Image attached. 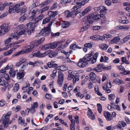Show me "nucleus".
Returning <instances> with one entry per match:
<instances>
[{
    "instance_id": "nucleus-1",
    "label": "nucleus",
    "mask_w": 130,
    "mask_h": 130,
    "mask_svg": "<svg viewBox=\"0 0 130 130\" xmlns=\"http://www.w3.org/2000/svg\"><path fill=\"white\" fill-rule=\"evenodd\" d=\"M52 23L48 24V26L42 28L40 32L37 34L36 37H39L41 35L43 36H46L50 35V32L51 31V27L52 25Z\"/></svg>"
},
{
    "instance_id": "nucleus-2",
    "label": "nucleus",
    "mask_w": 130,
    "mask_h": 130,
    "mask_svg": "<svg viewBox=\"0 0 130 130\" xmlns=\"http://www.w3.org/2000/svg\"><path fill=\"white\" fill-rule=\"evenodd\" d=\"M11 115L10 113L9 114H5L2 117L3 126L5 128H6L9 125V116Z\"/></svg>"
},
{
    "instance_id": "nucleus-3",
    "label": "nucleus",
    "mask_w": 130,
    "mask_h": 130,
    "mask_svg": "<svg viewBox=\"0 0 130 130\" xmlns=\"http://www.w3.org/2000/svg\"><path fill=\"white\" fill-rule=\"evenodd\" d=\"M90 77L91 80L93 81L94 83L98 82L100 84V83L101 80L100 78L96 77L95 74L93 72H91L90 75Z\"/></svg>"
},
{
    "instance_id": "nucleus-4",
    "label": "nucleus",
    "mask_w": 130,
    "mask_h": 130,
    "mask_svg": "<svg viewBox=\"0 0 130 130\" xmlns=\"http://www.w3.org/2000/svg\"><path fill=\"white\" fill-rule=\"evenodd\" d=\"M38 106V103L37 102H34L33 104H31V105L30 110L29 108H27L26 109L25 111L26 113H27V115H28L30 110V112L33 113L35 111V108L37 107Z\"/></svg>"
},
{
    "instance_id": "nucleus-5",
    "label": "nucleus",
    "mask_w": 130,
    "mask_h": 130,
    "mask_svg": "<svg viewBox=\"0 0 130 130\" xmlns=\"http://www.w3.org/2000/svg\"><path fill=\"white\" fill-rule=\"evenodd\" d=\"M83 59V58L80 59L77 63L78 66L80 68L85 67L88 64V63L85 60Z\"/></svg>"
},
{
    "instance_id": "nucleus-6",
    "label": "nucleus",
    "mask_w": 130,
    "mask_h": 130,
    "mask_svg": "<svg viewBox=\"0 0 130 130\" xmlns=\"http://www.w3.org/2000/svg\"><path fill=\"white\" fill-rule=\"evenodd\" d=\"M37 25L38 24L36 23L34 24L31 22H29L26 25V27L27 28V29H30L33 31L35 30V27H36Z\"/></svg>"
},
{
    "instance_id": "nucleus-7",
    "label": "nucleus",
    "mask_w": 130,
    "mask_h": 130,
    "mask_svg": "<svg viewBox=\"0 0 130 130\" xmlns=\"http://www.w3.org/2000/svg\"><path fill=\"white\" fill-rule=\"evenodd\" d=\"M77 9L76 8V9L74 8V6L71 9V11L70 12L69 11L66 10L64 12V13L67 17H74V13L73 10H76Z\"/></svg>"
},
{
    "instance_id": "nucleus-8",
    "label": "nucleus",
    "mask_w": 130,
    "mask_h": 130,
    "mask_svg": "<svg viewBox=\"0 0 130 130\" xmlns=\"http://www.w3.org/2000/svg\"><path fill=\"white\" fill-rule=\"evenodd\" d=\"M0 27L3 32V34H5V32H7L9 29L8 25L5 24L1 25Z\"/></svg>"
},
{
    "instance_id": "nucleus-9",
    "label": "nucleus",
    "mask_w": 130,
    "mask_h": 130,
    "mask_svg": "<svg viewBox=\"0 0 130 130\" xmlns=\"http://www.w3.org/2000/svg\"><path fill=\"white\" fill-rule=\"evenodd\" d=\"M89 0H84L81 3L76 2L77 5L74 6V8L76 9H78L81 7L82 6L84 5L88 2Z\"/></svg>"
},
{
    "instance_id": "nucleus-10",
    "label": "nucleus",
    "mask_w": 130,
    "mask_h": 130,
    "mask_svg": "<svg viewBox=\"0 0 130 130\" xmlns=\"http://www.w3.org/2000/svg\"><path fill=\"white\" fill-rule=\"evenodd\" d=\"M91 14V15L93 17V19L94 20H99L101 18V15L97 13L96 12H94Z\"/></svg>"
},
{
    "instance_id": "nucleus-11",
    "label": "nucleus",
    "mask_w": 130,
    "mask_h": 130,
    "mask_svg": "<svg viewBox=\"0 0 130 130\" xmlns=\"http://www.w3.org/2000/svg\"><path fill=\"white\" fill-rule=\"evenodd\" d=\"M36 44H37V43H31L29 46H28L27 49H24L26 53L31 51L32 49L35 46H37V45Z\"/></svg>"
},
{
    "instance_id": "nucleus-12",
    "label": "nucleus",
    "mask_w": 130,
    "mask_h": 130,
    "mask_svg": "<svg viewBox=\"0 0 130 130\" xmlns=\"http://www.w3.org/2000/svg\"><path fill=\"white\" fill-rule=\"evenodd\" d=\"M104 115L106 119V120L108 121H110L112 119L111 115L108 112H104Z\"/></svg>"
},
{
    "instance_id": "nucleus-13",
    "label": "nucleus",
    "mask_w": 130,
    "mask_h": 130,
    "mask_svg": "<svg viewBox=\"0 0 130 130\" xmlns=\"http://www.w3.org/2000/svg\"><path fill=\"white\" fill-rule=\"evenodd\" d=\"M63 42L62 41H58L55 43L54 42L50 43H49L51 48L54 49L56 48L58 46V44L60 43H62Z\"/></svg>"
},
{
    "instance_id": "nucleus-14",
    "label": "nucleus",
    "mask_w": 130,
    "mask_h": 130,
    "mask_svg": "<svg viewBox=\"0 0 130 130\" xmlns=\"http://www.w3.org/2000/svg\"><path fill=\"white\" fill-rule=\"evenodd\" d=\"M7 6L9 7V12L10 13L12 12H14L15 11V9H14V6L12 4H11V3H10L9 4L7 3Z\"/></svg>"
},
{
    "instance_id": "nucleus-15",
    "label": "nucleus",
    "mask_w": 130,
    "mask_h": 130,
    "mask_svg": "<svg viewBox=\"0 0 130 130\" xmlns=\"http://www.w3.org/2000/svg\"><path fill=\"white\" fill-rule=\"evenodd\" d=\"M91 15V14L85 17L84 19V20L87 21L90 24H92L94 20L93 19V17H92Z\"/></svg>"
},
{
    "instance_id": "nucleus-16",
    "label": "nucleus",
    "mask_w": 130,
    "mask_h": 130,
    "mask_svg": "<svg viewBox=\"0 0 130 130\" xmlns=\"http://www.w3.org/2000/svg\"><path fill=\"white\" fill-rule=\"evenodd\" d=\"M89 110L87 112V115L91 119L94 120L95 119V117L91 109L88 108Z\"/></svg>"
},
{
    "instance_id": "nucleus-17",
    "label": "nucleus",
    "mask_w": 130,
    "mask_h": 130,
    "mask_svg": "<svg viewBox=\"0 0 130 130\" xmlns=\"http://www.w3.org/2000/svg\"><path fill=\"white\" fill-rule=\"evenodd\" d=\"M24 53H26V52H25V50L24 49L21 51L20 52L14 53L12 55V57H17Z\"/></svg>"
},
{
    "instance_id": "nucleus-18",
    "label": "nucleus",
    "mask_w": 130,
    "mask_h": 130,
    "mask_svg": "<svg viewBox=\"0 0 130 130\" xmlns=\"http://www.w3.org/2000/svg\"><path fill=\"white\" fill-rule=\"evenodd\" d=\"M24 2H22L19 3L18 4L15 5L14 7V9L15 8V11L17 13H18L20 12V10L19 9V8L20 6L24 5Z\"/></svg>"
},
{
    "instance_id": "nucleus-19",
    "label": "nucleus",
    "mask_w": 130,
    "mask_h": 130,
    "mask_svg": "<svg viewBox=\"0 0 130 130\" xmlns=\"http://www.w3.org/2000/svg\"><path fill=\"white\" fill-rule=\"evenodd\" d=\"M93 58L91 54H88L86 55L84 58L83 59L85 60L87 63L90 61Z\"/></svg>"
},
{
    "instance_id": "nucleus-20",
    "label": "nucleus",
    "mask_w": 130,
    "mask_h": 130,
    "mask_svg": "<svg viewBox=\"0 0 130 130\" xmlns=\"http://www.w3.org/2000/svg\"><path fill=\"white\" fill-rule=\"evenodd\" d=\"M27 60L26 58L25 57H22L20 58L19 60V61L17 63L16 65L17 66H19L22 63L26 62Z\"/></svg>"
},
{
    "instance_id": "nucleus-21",
    "label": "nucleus",
    "mask_w": 130,
    "mask_h": 130,
    "mask_svg": "<svg viewBox=\"0 0 130 130\" xmlns=\"http://www.w3.org/2000/svg\"><path fill=\"white\" fill-rule=\"evenodd\" d=\"M25 26L23 24L17 26L15 28V31L18 32L20 31L24 28Z\"/></svg>"
},
{
    "instance_id": "nucleus-22",
    "label": "nucleus",
    "mask_w": 130,
    "mask_h": 130,
    "mask_svg": "<svg viewBox=\"0 0 130 130\" xmlns=\"http://www.w3.org/2000/svg\"><path fill=\"white\" fill-rule=\"evenodd\" d=\"M20 36L19 33L15 31L14 34H12V35L11 36V37H12V39L14 38L17 40L19 38Z\"/></svg>"
},
{
    "instance_id": "nucleus-23",
    "label": "nucleus",
    "mask_w": 130,
    "mask_h": 130,
    "mask_svg": "<svg viewBox=\"0 0 130 130\" xmlns=\"http://www.w3.org/2000/svg\"><path fill=\"white\" fill-rule=\"evenodd\" d=\"M52 1V0H46L41 3L40 4V6L41 7H42L46 5L49 4Z\"/></svg>"
},
{
    "instance_id": "nucleus-24",
    "label": "nucleus",
    "mask_w": 130,
    "mask_h": 130,
    "mask_svg": "<svg viewBox=\"0 0 130 130\" xmlns=\"http://www.w3.org/2000/svg\"><path fill=\"white\" fill-rule=\"evenodd\" d=\"M99 47L103 50H106L108 47V45L105 44H99Z\"/></svg>"
},
{
    "instance_id": "nucleus-25",
    "label": "nucleus",
    "mask_w": 130,
    "mask_h": 130,
    "mask_svg": "<svg viewBox=\"0 0 130 130\" xmlns=\"http://www.w3.org/2000/svg\"><path fill=\"white\" fill-rule=\"evenodd\" d=\"M91 7L90 6L88 7L85 9L82 12V15H84L90 11L91 9Z\"/></svg>"
},
{
    "instance_id": "nucleus-26",
    "label": "nucleus",
    "mask_w": 130,
    "mask_h": 130,
    "mask_svg": "<svg viewBox=\"0 0 130 130\" xmlns=\"http://www.w3.org/2000/svg\"><path fill=\"white\" fill-rule=\"evenodd\" d=\"M13 65H12V66H11V65H10V69H11V70L10 71L9 73L10 76H11L14 77L15 76V71L13 70Z\"/></svg>"
},
{
    "instance_id": "nucleus-27",
    "label": "nucleus",
    "mask_w": 130,
    "mask_h": 130,
    "mask_svg": "<svg viewBox=\"0 0 130 130\" xmlns=\"http://www.w3.org/2000/svg\"><path fill=\"white\" fill-rule=\"evenodd\" d=\"M130 39V35L127 36L123 39L121 40V41L122 43H124Z\"/></svg>"
},
{
    "instance_id": "nucleus-28",
    "label": "nucleus",
    "mask_w": 130,
    "mask_h": 130,
    "mask_svg": "<svg viewBox=\"0 0 130 130\" xmlns=\"http://www.w3.org/2000/svg\"><path fill=\"white\" fill-rule=\"evenodd\" d=\"M70 23L67 21H64L62 23V26L64 28L69 27L70 25Z\"/></svg>"
},
{
    "instance_id": "nucleus-29",
    "label": "nucleus",
    "mask_w": 130,
    "mask_h": 130,
    "mask_svg": "<svg viewBox=\"0 0 130 130\" xmlns=\"http://www.w3.org/2000/svg\"><path fill=\"white\" fill-rule=\"evenodd\" d=\"M120 39L119 37H115L113 39L111 40V43H116L118 42L120 40Z\"/></svg>"
},
{
    "instance_id": "nucleus-30",
    "label": "nucleus",
    "mask_w": 130,
    "mask_h": 130,
    "mask_svg": "<svg viewBox=\"0 0 130 130\" xmlns=\"http://www.w3.org/2000/svg\"><path fill=\"white\" fill-rule=\"evenodd\" d=\"M50 51H48L45 52L44 53H42L40 52V57H43L48 55L50 53Z\"/></svg>"
},
{
    "instance_id": "nucleus-31",
    "label": "nucleus",
    "mask_w": 130,
    "mask_h": 130,
    "mask_svg": "<svg viewBox=\"0 0 130 130\" xmlns=\"http://www.w3.org/2000/svg\"><path fill=\"white\" fill-rule=\"evenodd\" d=\"M101 9L100 11L101 14L102 15H105L106 13L107 9L105 7L101 6Z\"/></svg>"
},
{
    "instance_id": "nucleus-32",
    "label": "nucleus",
    "mask_w": 130,
    "mask_h": 130,
    "mask_svg": "<svg viewBox=\"0 0 130 130\" xmlns=\"http://www.w3.org/2000/svg\"><path fill=\"white\" fill-rule=\"evenodd\" d=\"M58 53L55 52H51L50 51V53L48 54L49 57L51 58L54 57L57 55Z\"/></svg>"
},
{
    "instance_id": "nucleus-33",
    "label": "nucleus",
    "mask_w": 130,
    "mask_h": 130,
    "mask_svg": "<svg viewBox=\"0 0 130 130\" xmlns=\"http://www.w3.org/2000/svg\"><path fill=\"white\" fill-rule=\"evenodd\" d=\"M99 53H96L94 55L93 59L91 60V62L92 63H95L96 61V59L98 56Z\"/></svg>"
},
{
    "instance_id": "nucleus-34",
    "label": "nucleus",
    "mask_w": 130,
    "mask_h": 130,
    "mask_svg": "<svg viewBox=\"0 0 130 130\" xmlns=\"http://www.w3.org/2000/svg\"><path fill=\"white\" fill-rule=\"evenodd\" d=\"M24 75L23 72H19L17 73V77L18 79H20L23 77Z\"/></svg>"
},
{
    "instance_id": "nucleus-35",
    "label": "nucleus",
    "mask_w": 130,
    "mask_h": 130,
    "mask_svg": "<svg viewBox=\"0 0 130 130\" xmlns=\"http://www.w3.org/2000/svg\"><path fill=\"white\" fill-rule=\"evenodd\" d=\"M19 86L18 83H16L14 85V86L13 89V91L14 92H17L19 90Z\"/></svg>"
},
{
    "instance_id": "nucleus-36",
    "label": "nucleus",
    "mask_w": 130,
    "mask_h": 130,
    "mask_svg": "<svg viewBox=\"0 0 130 130\" xmlns=\"http://www.w3.org/2000/svg\"><path fill=\"white\" fill-rule=\"evenodd\" d=\"M40 51H36L34 52L32 55L34 57H40Z\"/></svg>"
},
{
    "instance_id": "nucleus-37",
    "label": "nucleus",
    "mask_w": 130,
    "mask_h": 130,
    "mask_svg": "<svg viewBox=\"0 0 130 130\" xmlns=\"http://www.w3.org/2000/svg\"><path fill=\"white\" fill-rule=\"evenodd\" d=\"M51 20L50 19V17H47L44 19H43L42 23L43 24H45L46 23H47L50 21V20Z\"/></svg>"
},
{
    "instance_id": "nucleus-38",
    "label": "nucleus",
    "mask_w": 130,
    "mask_h": 130,
    "mask_svg": "<svg viewBox=\"0 0 130 130\" xmlns=\"http://www.w3.org/2000/svg\"><path fill=\"white\" fill-rule=\"evenodd\" d=\"M48 15L49 16L48 17H50V19L52 20L55 18L54 16L53 11H50L48 13Z\"/></svg>"
},
{
    "instance_id": "nucleus-39",
    "label": "nucleus",
    "mask_w": 130,
    "mask_h": 130,
    "mask_svg": "<svg viewBox=\"0 0 130 130\" xmlns=\"http://www.w3.org/2000/svg\"><path fill=\"white\" fill-rule=\"evenodd\" d=\"M40 63V62L39 61H37L34 62H30L29 63V64L30 65H32L33 66H34L35 65H38V64H39Z\"/></svg>"
},
{
    "instance_id": "nucleus-40",
    "label": "nucleus",
    "mask_w": 130,
    "mask_h": 130,
    "mask_svg": "<svg viewBox=\"0 0 130 130\" xmlns=\"http://www.w3.org/2000/svg\"><path fill=\"white\" fill-rule=\"evenodd\" d=\"M58 73L59 74L58 79L63 80V75L62 72L60 71H59Z\"/></svg>"
},
{
    "instance_id": "nucleus-41",
    "label": "nucleus",
    "mask_w": 130,
    "mask_h": 130,
    "mask_svg": "<svg viewBox=\"0 0 130 130\" xmlns=\"http://www.w3.org/2000/svg\"><path fill=\"white\" fill-rule=\"evenodd\" d=\"M49 8V6H46L40 10V12L42 13H43L44 12L48 10Z\"/></svg>"
},
{
    "instance_id": "nucleus-42",
    "label": "nucleus",
    "mask_w": 130,
    "mask_h": 130,
    "mask_svg": "<svg viewBox=\"0 0 130 130\" xmlns=\"http://www.w3.org/2000/svg\"><path fill=\"white\" fill-rule=\"evenodd\" d=\"M50 45L49 44V43L46 44L44 45L42 47L43 50H45L49 49L51 48Z\"/></svg>"
},
{
    "instance_id": "nucleus-43",
    "label": "nucleus",
    "mask_w": 130,
    "mask_h": 130,
    "mask_svg": "<svg viewBox=\"0 0 130 130\" xmlns=\"http://www.w3.org/2000/svg\"><path fill=\"white\" fill-rule=\"evenodd\" d=\"M98 106V109L99 113H101L102 110V106L101 104L100 103L97 104Z\"/></svg>"
},
{
    "instance_id": "nucleus-44",
    "label": "nucleus",
    "mask_w": 130,
    "mask_h": 130,
    "mask_svg": "<svg viewBox=\"0 0 130 130\" xmlns=\"http://www.w3.org/2000/svg\"><path fill=\"white\" fill-rule=\"evenodd\" d=\"M25 122V120L22 119V117H19V119L18 120V122L19 124H23Z\"/></svg>"
},
{
    "instance_id": "nucleus-45",
    "label": "nucleus",
    "mask_w": 130,
    "mask_h": 130,
    "mask_svg": "<svg viewBox=\"0 0 130 130\" xmlns=\"http://www.w3.org/2000/svg\"><path fill=\"white\" fill-rule=\"evenodd\" d=\"M75 123L74 122H73L72 120H71V123L70 126V128L71 130H75L74 125Z\"/></svg>"
},
{
    "instance_id": "nucleus-46",
    "label": "nucleus",
    "mask_w": 130,
    "mask_h": 130,
    "mask_svg": "<svg viewBox=\"0 0 130 130\" xmlns=\"http://www.w3.org/2000/svg\"><path fill=\"white\" fill-rule=\"evenodd\" d=\"M45 40L44 38H43L40 39L37 42V45H38L42 43Z\"/></svg>"
},
{
    "instance_id": "nucleus-47",
    "label": "nucleus",
    "mask_w": 130,
    "mask_h": 130,
    "mask_svg": "<svg viewBox=\"0 0 130 130\" xmlns=\"http://www.w3.org/2000/svg\"><path fill=\"white\" fill-rule=\"evenodd\" d=\"M7 3H5L4 4L0 3V10H3L5 8L6 6H7Z\"/></svg>"
},
{
    "instance_id": "nucleus-48",
    "label": "nucleus",
    "mask_w": 130,
    "mask_h": 130,
    "mask_svg": "<svg viewBox=\"0 0 130 130\" xmlns=\"http://www.w3.org/2000/svg\"><path fill=\"white\" fill-rule=\"evenodd\" d=\"M99 36L98 35H95L90 37V39L93 40H98V38Z\"/></svg>"
},
{
    "instance_id": "nucleus-49",
    "label": "nucleus",
    "mask_w": 130,
    "mask_h": 130,
    "mask_svg": "<svg viewBox=\"0 0 130 130\" xmlns=\"http://www.w3.org/2000/svg\"><path fill=\"white\" fill-rule=\"evenodd\" d=\"M60 34V32H58L55 33H54L53 32L51 33V36L54 37H57Z\"/></svg>"
},
{
    "instance_id": "nucleus-50",
    "label": "nucleus",
    "mask_w": 130,
    "mask_h": 130,
    "mask_svg": "<svg viewBox=\"0 0 130 130\" xmlns=\"http://www.w3.org/2000/svg\"><path fill=\"white\" fill-rule=\"evenodd\" d=\"M25 28H24L23 29L20 30L19 32H18L19 33L20 36L22 35H24L25 34L26 32L25 30Z\"/></svg>"
},
{
    "instance_id": "nucleus-51",
    "label": "nucleus",
    "mask_w": 130,
    "mask_h": 130,
    "mask_svg": "<svg viewBox=\"0 0 130 130\" xmlns=\"http://www.w3.org/2000/svg\"><path fill=\"white\" fill-rule=\"evenodd\" d=\"M12 52V50L10 49L8 51L5 52L4 55L5 56H7L10 54Z\"/></svg>"
},
{
    "instance_id": "nucleus-52",
    "label": "nucleus",
    "mask_w": 130,
    "mask_h": 130,
    "mask_svg": "<svg viewBox=\"0 0 130 130\" xmlns=\"http://www.w3.org/2000/svg\"><path fill=\"white\" fill-rule=\"evenodd\" d=\"M58 6V4L57 2H55L51 6V8L52 10H53L56 8Z\"/></svg>"
},
{
    "instance_id": "nucleus-53",
    "label": "nucleus",
    "mask_w": 130,
    "mask_h": 130,
    "mask_svg": "<svg viewBox=\"0 0 130 130\" xmlns=\"http://www.w3.org/2000/svg\"><path fill=\"white\" fill-rule=\"evenodd\" d=\"M109 99L110 100H114L115 99V96L114 94H110L108 95Z\"/></svg>"
},
{
    "instance_id": "nucleus-54",
    "label": "nucleus",
    "mask_w": 130,
    "mask_h": 130,
    "mask_svg": "<svg viewBox=\"0 0 130 130\" xmlns=\"http://www.w3.org/2000/svg\"><path fill=\"white\" fill-rule=\"evenodd\" d=\"M121 61L123 62H125L126 64H129V62L125 58L123 57L121 58Z\"/></svg>"
},
{
    "instance_id": "nucleus-55",
    "label": "nucleus",
    "mask_w": 130,
    "mask_h": 130,
    "mask_svg": "<svg viewBox=\"0 0 130 130\" xmlns=\"http://www.w3.org/2000/svg\"><path fill=\"white\" fill-rule=\"evenodd\" d=\"M84 46L85 47H88L91 48L92 47V44L90 43H87L84 44Z\"/></svg>"
},
{
    "instance_id": "nucleus-56",
    "label": "nucleus",
    "mask_w": 130,
    "mask_h": 130,
    "mask_svg": "<svg viewBox=\"0 0 130 130\" xmlns=\"http://www.w3.org/2000/svg\"><path fill=\"white\" fill-rule=\"evenodd\" d=\"M119 123V125L123 127H124L126 125V123L125 122L122 121H120Z\"/></svg>"
},
{
    "instance_id": "nucleus-57",
    "label": "nucleus",
    "mask_w": 130,
    "mask_h": 130,
    "mask_svg": "<svg viewBox=\"0 0 130 130\" xmlns=\"http://www.w3.org/2000/svg\"><path fill=\"white\" fill-rule=\"evenodd\" d=\"M68 70V68L65 66H60V70L62 71H66Z\"/></svg>"
},
{
    "instance_id": "nucleus-58",
    "label": "nucleus",
    "mask_w": 130,
    "mask_h": 130,
    "mask_svg": "<svg viewBox=\"0 0 130 130\" xmlns=\"http://www.w3.org/2000/svg\"><path fill=\"white\" fill-rule=\"evenodd\" d=\"M45 98L48 99H51L52 97V95L50 94L46 93L45 96Z\"/></svg>"
},
{
    "instance_id": "nucleus-59",
    "label": "nucleus",
    "mask_w": 130,
    "mask_h": 130,
    "mask_svg": "<svg viewBox=\"0 0 130 130\" xmlns=\"http://www.w3.org/2000/svg\"><path fill=\"white\" fill-rule=\"evenodd\" d=\"M66 46V44H62L60 46H59L57 48L58 50H60L61 49H63L65 48Z\"/></svg>"
},
{
    "instance_id": "nucleus-60",
    "label": "nucleus",
    "mask_w": 130,
    "mask_h": 130,
    "mask_svg": "<svg viewBox=\"0 0 130 130\" xmlns=\"http://www.w3.org/2000/svg\"><path fill=\"white\" fill-rule=\"evenodd\" d=\"M27 11V8L26 7L24 6L22 9L21 10V12L22 13H23Z\"/></svg>"
},
{
    "instance_id": "nucleus-61",
    "label": "nucleus",
    "mask_w": 130,
    "mask_h": 130,
    "mask_svg": "<svg viewBox=\"0 0 130 130\" xmlns=\"http://www.w3.org/2000/svg\"><path fill=\"white\" fill-rule=\"evenodd\" d=\"M26 18L25 16L23 15L19 19V21L20 22H23L25 20Z\"/></svg>"
},
{
    "instance_id": "nucleus-62",
    "label": "nucleus",
    "mask_w": 130,
    "mask_h": 130,
    "mask_svg": "<svg viewBox=\"0 0 130 130\" xmlns=\"http://www.w3.org/2000/svg\"><path fill=\"white\" fill-rule=\"evenodd\" d=\"M77 45L75 44H72L70 46V48L71 49L75 50L76 48Z\"/></svg>"
},
{
    "instance_id": "nucleus-63",
    "label": "nucleus",
    "mask_w": 130,
    "mask_h": 130,
    "mask_svg": "<svg viewBox=\"0 0 130 130\" xmlns=\"http://www.w3.org/2000/svg\"><path fill=\"white\" fill-rule=\"evenodd\" d=\"M120 79L118 78H116L114 79L113 81V83L116 84H119Z\"/></svg>"
},
{
    "instance_id": "nucleus-64",
    "label": "nucleus",
    "mask_w": 130,
    "mask_h": 130,
    "mask_svg": "<svg viewBox=\"0 0 130 130\" xmlns=\"http://www.w3.org/2000/svg\"><path fill=\"white\" fill-rule=\"evenodd\" d=\"M88 88L89 89H91L94 87V86L92 83L91 82H90L88 84Z\"/></svg>"
}]
</instances>
